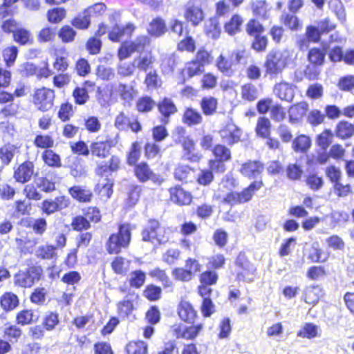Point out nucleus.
Wrapping results in <instances>:
<instances>
[{"mask_svg": "<svg viewBox=\"0 0 354 354\" xmlns=\"http://www.w3.org/2000/svg\"><path fill=\"white\" fill-rule=\"evenodd\" d=\"M133 227L129 223L119 225L118 232L112 234L106 244L109 254H118L122 248L129 246L131 239V231Z\"/></svg>", "mask_w": 354, "mask_h": 354, "instance_id": "1", "label": "nucleus"}, {"mask_svg": "<svg viewBox=\"0 0 354 354\" xmlns=\"http://www.w3.org/2000/svg\"><path fill=\"white\" fill-rule=\"evenodd\" d=\"M290 58V53L287 49L270 51L264 64L266 73L270 75L279 74L285 68Z\"/></svg>", "mask_w": 354, "mask_h": 354, "instance_id": "2", "label": "nucleus"}, {"mask_svg": "<svg viewBox=\"0 0 354 354\" xmlns=\"http://www.w3.org/2000/svg\"><path fill=\"white\" fill-rule=\"evenodd\" d=\"M142 238L144 241L161 244L168 240L165 227L155 219H150L142 232Z\"/></svg>", "mask_w": 354, "mask_h": 354, "instance_id": "3", "label": "nucleus"}, {"mask_svg": "<svg viewBox=\"0 0 354 354\" xmlns=\"http://www.w3.org/2000/svg\"><path fill=\"white\" fill-rule=\"evenodd\" d=\"M150 39L147 36L142 35L138 37L131 42H124L118 50V57L120 60L129 57L135 52L141 53L149 45Z\"/></svg>", "mask_w": 354, "mask_h": 354, "instance_id": "4", "label": "nucleus"}, {"mask_svg": "<svg viewBox=\"0 0 354 354\" xmlns=\"http://www.w3.org/2000/svg\"><path fill=\"white\" fill-rule=\"evenodd\" d=\"M54 99V91L46 87L37 89L33 95V103L41 111L50 110L53 106Z\"/></svg>", "mask_w": 354, "mask_h": 354, "instance_id": "5", "label": "nucleus"}, {"mask_svg": "<svg viewBox=\"0 0 354 354\" xmlns=\"http://www.w3.org/2000/svg\"><path fill=\"white\" fill-rule=\"evenodd\" d=\"M237 279L239 281L252 282L254 279L256 268L248 261L244 254H239L236 260Z\"/></svg>", "mask_w": 354, "mask_h": 354, "instance_id": "6", "label": "nucleus"}, {"mask_svg": "<svg viewBox=\"0 0 354 354\" xmlns=\"http://www.w3.org/2000/svg\"><path fill=\"white\" fill-rule=\"evenodd\" d=\"M184 17L192 26H198L205 17L201 3L198 0H190L185 6Z\"/></svg>", "mask_w": 354, "mask_h": 354, "instance_id": "7", "label": "nucleus"}, {"mask_svg": "<svg viewBox=\"0 0 354 354\" xmlns=\"http://www.w3.org/2000/svg\"><path fill=\"white\" fill-rule=\"evenodd\" d=\"M110 96L116 97L120 96L122 100L129 102L135 95V91L132 86L122 83H112L107 86Z\"/></svg>", "mask_w": 354, "mask_h": 354, "instance_id": "8", "label": "nucleus"}, {"mask_svg": "<svg viewBox=\"0 0 354 354\" xmlns=\"http://www.w3.org/2000/svg\"><path fill=\"white\" fill-rule=\"evenodd\" d=\"M69 205V199L66 196H58L55 199L44 200L39 206L42 212L50 215L60 211Z\"/></svg>", "mask_w": 354, "mask_h": 354, "instance_id": "9", "label": "nucleus"}, {"mask_svg": "<svg viewBox=\"0 0 354 354\" xmlns=\"http://www.w3.org/2000/svg\"><path fill=\"white\" fill-rule=\"evenodd\" d=\"M92 142L90 146V151L93 156L100 158H105L109 153L111 149L115 146V142L111 138H106L104 140H98Z\"/></svg>", "mask_w": 354, "mask_h": 354, "instance_id": "10", "label": "nucleus"}, {"mask_svg": "<svg viewBox=\"0 0 354 354\" xmlns=\"http://www.w3.org/2000/svg\"><path fill=\"white\" fill-rule=\"evenodd\" d=\"M308 109V104L304 101L290 106L288 111L289 122L292 124H300L306 115Z\"/></svg>", "mask_w": 354, "mask_h": 354, "instance_id": "11", "label": "nucleus"}, {"mask_svg": "<svg viewBox=\"0 0 354 354\" xmlns=\"http://www.w3.org/2000/svg\"><path fill=\"white\" fill-rule=\"evenodd\" d=\"M264 170L263 164L257 160H249L241 165V174L250 179L257 178Z\"/></svg>", "mask_w": 354, "mask_h": 354, "instance_id": "12", "label": "nucleus"}, {"mask_svg": "<svg viewBox=\"0 0 354 354\" xmlns=\"http://www.w3.org/2000/svg\"><path fill=\"white\" fill-rule=\"evenodd\" d=\"M178 142L181 143L183 147L185 158L190 162H198L202 156L196 151L195 143L194 140L189 137H183V139L179 138Z\"/></svg>", "mask_w": 354, "mask_h": 354, "instance_id": "13", "label": "nucleus"}, {"mask_svg": "<svg viewBox=\"0 0 354 354\" xmlns=\"http://www.w3.org/2000/svg\"><path fill=\"white\" fill-rule=\"evenodd\" d=\"M34 174V165L32 162L26 161L21 164L14 172L15 179L21 183L28 182Z\"/></svg>", "mask_w": 354, "mask_h": 354, "instance_id": "14", "label": "nucleus"}, {"mask_svg": "<svg viewBox=\"0 0 354 354\" xmlns=\"http://www.w3.org/2000/svg\"><path fill=\"white\" fill-rule=\"evenodd\" d=\"M274 93L280 100L290 102L295 96V86L286 82L278 83L274 87Z\"/></svg>", "mask_w": 354, "mask_h": 354, "instance_id": "15", "label": "nucleus"}, {"mask_svg": "<svg viewBox=\"0 0 354 354\" xmlns=\"http://www.w3.org/2000/svg\"><path fill=\"white\" fill-rule=\"evenodd\" d=\"M170 199L179 205H189L192 202V196L189 192L180 187H174L169 189Z\"/></svg>", "mask_w": 354, "mask_h": 354, "instance_id": "16", "label": "nucleus"}, {"mask_svg": "<svg viewBox=\"0 0 354 354\" xmlns=\"http://www.w3.org/2000/svg\"><path fill=\"white\" fill-rule=\"evenodd\" d=\"M158 109L163 117L161 122L165 124L169 122V117L177 112V108L174 102L167 97H165L158 102Z\"/></svg>", "mask_w": 354, "mask_h": 354, "instance_id": "17", "label": "nucleus"}, {"mask_svg": "<svg viewBox=\"0 0 354 354\" xmlns=\"http://www.w3.org/2000/svg\"><path fill=\"white\" fill-rule=\"evenodd\" d=\"M223 141L228 145L237 142L241 136L240 129L234 124H228L220 132Z\"/></svg>", "mask_w": 354, "mask_h": 354, "instance_id": "18", "label": "nucleus"}, {"mask_svg": "<svg viewBox=\"0 0 354 354\" xmlns=\"http://www.w3.org/2000/svg\"><path fill=\"white\" fill-rule=\"evenodd\" d=\"M178 313L180 318L187 322L193 323L196 317V312L190 303L186 301H181L178 308Z\"/></svg>", "mask_w": 354, "mask_h": 354, "instance_id": "19", "label": "nucleus"}, {"mask_svg": "<svg viewBox=\"0 0 354 354\" xmlns=\"http://www.w3.org/2000/svg\"><path fill=\"white\" fill-rule=\"evenodd\" d=\"M155 61L156 59L151 51L140 53L139 56L134 59L137 69L145 72L152 68Z\"/></svg>", "mask_w": 354, "mask_h": 354, "instance_id": "20", "label": "nucleus"}, {"mask_svg": "<svg viewBox=\"0 0 354 354\" xmlns=\"http://www.w3.org/2000/svg\"><path fill=\"white\" fill-rule=\"evenodd\" d=\"M120 165V160L116 156H112L108 162H102L97 165L96 172L99 175L111 171L114 172L118 170Z\"/></svg>", "mask_w": 354, "mask_h": 354, "instance_id": "21", "label": "nucleus"}, {"mask_svg": "<svg viewBox=\"0 0 354 354\" xmlns=\"http://www.w3.org/2000/svg\"><path fill=\"white\" fill-rule=\"evenodd\" d=\"M304 300L306 303L315 305L322 296V289L319 286H310L304 289Z\"/></svg>", "mask_w": 354, "mask_h": 354, "instance_id": "22", "label": "nucleus"}, {"mask_svg": "<svg viewBox=\"0 0 354 354\" xmlns=\"http://www.w3.org/2000/svg\"><path fill=\"white\" fill-rule=\"evenodd\" d=\"M69 193L73 198L82 203L89 202L93 196L90 189L81 186L71 187Z\"/></svg>", "mask_w": 354, "mask_h": 354, "instance_id": "23", "label": "nucleus"}, {"mask_svg": "<svg viewBox=\"0 0 354 354\" xmlns=\"http://www.w3.org/2000/svg\"><path fill=\"white\" fill-rule=\"evenodd\" d=\"M133 30L134 26L131 24H128L125 27L122 28L117 26L109 32V37L113 41H120L124 36H130Z\"/></svg>", "mask_w": 354, "mask_h": 354, "instance_id": "24", "label": "nucleus"}, {"mask_svg": "<svg viewBox=\"0 0 354 354\" xmlns=\"http://www.w3.org/2000/svg\"><path fill=\"white\" fill-rule=\"evenodd\" d=\"M263 186L261 180L254 181L247 188L239 193V203H243L250 201L254 193Z\"/></svg>", "mask_w": 354, "mask_h": 354, "instance_id": "25", "label": "nucleus"}, {"mask_svg": "<svg viewBox=\"0 0 354 354\" xmlns=\"http://www.w3.org/2000/svg\"><path fill=\"white\" fill-rule=\"evenodd\" d=\"M1 308L6 311L14 310L19 304L18 297L11 292H5L0 298Z\"/></svg>", "mask_w": 354, "mask_h": 354, "instance_id": "26", "label": "nucleus"}, {"mask_svg": "<svg viewBox=\"0 0 354 354\" xmlns=\"http://www.w3.org/2000/svg\"><path fill=\"white\" fill-rule=\"evenodd\" d=\"M202 329L203 325L201 324L183 328L178 327V329H176V336L178 338L182 337L186 339H192L198 335Z\"/></svg>", "mask_w": 354, "mask_h": 354, "instance_id": "27", "label": "nucleus"}, {"mask_svg": "<svg viewBox=\"0 0 354 354\" xmlns=\"http://www.w3.org/2000/svg\"><path fill=\"white\" fill-rule=\"evenodd\" d=\"M320 329L319 326L313 323H306L297 332V337L307 339H313L319 336Z\"/></svg>", "mask_w": 354, "mask_h": 354, "instance_id": "28", "label": "nucleus"}, {"mask_svg": "<svg viewBox=\"0 0 354 354\" xmlns=\"http://www.w3.org/2000/svg\"><path fill=\"white\" fill-rule=\"evenodd\" d=\"M113 185L112 181L108 178L102 179L97 183L96 191L101 199L106 201L111 197L113 193Z\"/></svg>", "mask_w": 354, "mask_h": 354, "instance_id": "29", "label": "nucleus"}, {"mask_svg": "<svg viewBox=\"0 0 354 354\" xmlns=\"http://www.w3.org/2000/svg\"><path fill=\"white\" fill-rule=\"evenodd\" d=\"M336 136L342 139L351 138L354 133L353 125L346 121H341L338 123L335 130Z\"/></svg>", "mask_w": 354, "mask_h": 354, "instance_id": "30", "label": "nucleus"}, {"mask_svg": "<svg viewBox=\"0 0 354 354\" xmlns=\"http://www.w3.org/2000/svg\"><path fill=\"white\" fill-rule=\"evenodd\" d=\"M205 32L212 39H218L220 36L221 29L219 22L216 17L210 18L205 24Z\"/></svg>", "mask_w": 354, "mask_h": 354, "instance_id": "31", "label": "nucleus"}, {"mask_svg": "<svg viewBox=\"0 0 354 354\" xmlns=\"http://www.w3.org/2000/svg\"><path fill=\"white\" fill-rule=\"evenodd\" d=\"M243 23V18L239 15H234L232 17L230 20L225 24V30L229 35H235L241 30V26Z\"/></svg>", "mask_w": 354, "mask_h": 354, "instance_id": "32", "label": "nucleus"}, {"mask_svg": "<svg viewBox=\"0 0 354 354\" xmlns=\"http://www.w3.org/2000/svg\"><path fill=\"white\" fill-rule=\"evenodd\" d=\"M183 122L189 126L198 124L202 122L201 114L192 108L187 109L183 114Z\"/></svg>", "mask_w": 354, "mask_h": 354, "instance_id": "33", "label": "nucleus"}, {"mask_svg": "<svg viewBox=\"0 0 354 354\" xmlns=\"http://www.w3.org/2000/svg\"><path fill=\"white\" fill-rule=\"evenodd\" d=\"M310 146L311 140L305 135L299 136L292 142V148L296 152L304 153L310 149Z\"/></svg>", "mask_w": 354, "mask_h": 354, "instance_id": "34", "label": "nucleus"}, {"mask_svg": "<svg viewBox=\"0 0 354 354\" xmlns=\"http://www.w3.org/2000/svg\"><path fill=\"white\" fill-rule=\"evenodd\" d=\"M166 26L165 21L160 18H156L152 20L148 27V32L155 37H160L166 32Z\"/></svg>", "mask_w": 354, "mask_h": 354, "instance_id": "35", "label": "nucleus"}, {"mask_svg": "<svg viewBox=\"0 0 354 354\" xmlns=\"http://www.w3.org/2000/svg\"><path fill=\"white\" fill-rule=\"evenodd\" d=\"M135 174L141 182H146L153 176V171L145 162H141L136 166Z\"/></svg>", "mask_w": 354, "mask_h": 354, "instance_id": "36", "label": "nucleus"}, {"mask_svg": "<svg viewBox=\"0 0 354 354\" xmlns=\"http://www.w3.org/2000/svg\"><path fill=\"white\" fill-rule=\"evenodd\" d=\"M271 122L266 117H260L257 122L256 133L262 138H267L270 134Z\"/></svg>", "mask_w": 354, "mask_h": 354, "instance_id": "37", "label": "nucleus"}, {"mask_svg": "<svg viewBox=\"0 0 354 354\" xmlns=\"http://www.w3.org/2000/svg\"><path fill=\"white\" fill-rule=\"evenodd\" d=\"M204 71V68L202 66L201 64H198L194 59L191 62H189L186 64L183 73L184 76H187L191 78L195 75H199L203 73Z\"/></svg>", "mask_w": 354, "mask_h": 354, "instance_id": "38", "label": "nucleus"}, {"mask_svg": "<svg viewBox=\"0 0 354 354\" xmlns=\"http://www.w3.org/2000/svg\"><path fill=\"white\" fill-rule=\"evenodd\" d=\"M130 263V261L122 257H117L113 261L111 266L115 273L125 274L129 269Z\"/></svg>", "mask_w": 354, "mask_h": 354, "instance_id": "39", "label": "nucleus"}, {"mask_svg": "<svg viewBox=\"0 0 354 354\" xmlns=\"http://www.w3.org/2000/svg\"><path fill=\"white\" fill-rule=\"evenodd\" d=\"M127 354H147V344L143 341L130 342L126 346Z\"/></svg>", "mask_w": 354, "mask_h": 354, "instance_id": "40", "label": "nucleus"}, {"mask_svg": "<svg viewBox=\"0 0 354 354\" xmlns=\"http://www.w3.org/2000/svg\"><path fill=\"white\" fill-rule=\"evenodd\" d=\"M17 151L12 145H6L0 149V159L4 165H8Z\"/></svg>", "mask_w": 354, "mask_h": 354, "instance_id": "41", "label": "nucleus"}, {"mask_svg": "<svg viewBox=\"0 0 354 354\" xmlns=\"http://www.w3.org/2000/svg\"><path fill=\"white\" fill-rule=\"evenodd\" d=\"M203 112L206 115H213L217 108V100L213 97H204L201 102Z\"/></svg>", "mask_w": 354, "mask_h": 354, "instance_id": "42", "label": "nucleus"}, {"mask_svg": "<svg viewBox=\"0 0 354 354\" xmlns=\"http://www.w3.org/2000/svg\"><path fill=\"white\" fill-rule=\"evenodd\" d=\"M326 53L319 48H313L308 52V59L313 66H321L324 62Z\"/></svg>", "mask_w": 354, "mask_h": 354, "instance_id": "43", "label": "nucleus"}, {"mask_svg": "<svg viewBox=\"0 0 354 354\" xmlns=\"http://www.w3.org/2000/svg\"><path fill=\"white\" fill-rule=\"evenodd\" d=\"M35 255L42 259H53L56 255L55 248L49 245H40L35 250Z\"/></svg>", "mask_w": 354, "mask_h": 354, "instance_id": "44", "label": "nucleus"}, {"mask_svg": "<svg viewBox=\"0 0 354 354\" xmlns=\"http://www.w3.org/2000/svg\"><path fill=\"white\" fill-rule=\"evenodd\" d=\"M18 55V48L15 46L6 47L2 52V55L6 65L11 67L14 65Z\"/></svg>", "mask_w": 354, "mask_h": 354, "instance_id": "45", "label": "nucleus"}, {"mask_svg": "<svg viewBox=\"0 0 354 354\" xmlns=\"http://www.w3.org/2000/svg\"><path fill=\"white\" fill-rule=\"evenodd\" d=\"M241 95L243 99L252 102L258 97L259 91L254 84H246L241 87Z\"/></svg>", "mask_w": 354, "mask_h": 354, "instance_id": "46", "label": "nucleus"}, {"mask_svg": "<svg viewBox=\"0 0 354 354\" xmlns=\"http://www.w3.org/2000/svg\"><path fill=\"white\" fill-rule=\"evenodd\" d=\"M252 10L255 15L262 19H267L268 17L269 8L265 1L257 0L254 1L252 3Z\"/></svg>", "mask_w": 354, "mask_h": 354, "instance_id": "47", "label": "nucleus"}, {"mask_svg": "<svg viewBox=\"0 0 354 354\" xmlns=\"http://www.w3.org/2000/svg\"><path fill=\"white\" fill-rule=\"evenodd\" d=\"M146 275L141 270L131 272L129 276V284L131 287L139 288L145 281Z\"/></svg>", "mask_w": 354, "mask_h": 354, "instance_id": "48", "label": "nucleus"}, {"mask_svg": "<svg viewBox=\"0 0 354 354\" xmlns=\"http://www.w3.org/2000/svg\"><path fill=\"white\" fill-rule=\"evenodd\" d=\"M136 68L134 60L132 62H121L118 66V73L124 77H129L133 75Z\"/></svg>", "mask_w": 354, "mask_h": 354, "instance_id": "49", "label": "nucleus"}, {"mask_svg": "<svg viewBox=\"0 0 354 354\" xmlns=\"http://www.w3.org/2000/svg\"><path fill=\"white\" fill-rule=\"evenodd\" d=\"M281 21L284 26L291 30H297L300 27L299 20L297 17L291 14H283L281 17Z\"/></svg>", "mask_w": 354, "mask_h": 354, "instance_id": "50", "label": "nucleus"}, {"mask_svg": "<svg viewBox=\"0 0 354 354\" xmlns=\"http://www.w3.org/2000/svg\"><path fill=\"white\" fill-rule=\"evenodd\" d=\"M333 134L330 130H325L317 136L316 143L323 150H326L332 142Z\"/></svg>", "mask_w": 354, "mask_h": 354, "instance_id": "51", "label": "nucleus"}, {"mask_svg": "<svg viewBox=\"0 0 354 354\" xmlns=\"http://www.w3.org/2000/svg\"><path fill=\"white\" fill-rule=\"evenodd\" d=\"M42 158L45 163H46L49 166H61V160L59 156L53 152L52 150H46L42 155Z\"/></svg>", "mask_w": 354, "mask_h": 354, "instance_id": "52", "label": "nucleus"}, {"mask_svg": "<svg viewBox=\"0 0 354 354\" xmlns=\"http://www.w3.org/2000/svg\"><path fill=\"white\" fill-rule=\"evenodd\" d=\"M192 172V169L188 165H179L174 170V178L176 180L186 182Z\"/></svg>", "mask_w": 354, "mask_h": 354, "instance_id": "53", "label": "nucleus"}, {"mask_svg": "<svg viewBox=\"0 0 354 354\" xmlns=\"http://www.w3.org/2000/svg\"><path fill=\"white\" fill-rule=\"evenodd\" d=\"M97 76L102 80L109 81L114 79L115 76V71L113 68L104 65H100L97 68Z\"/></svg>", "mask_w": 354, "mask_h": 354, "instance_id": "54", "label": "nucleus"}, {"mask_svg": "<svg viewBox=\"0 0 354 354\" xmlns=\"http://www.w3.org/2000/svg\"><path fill=\"white\" fill-rule=\"evenodd\" d=\"M14 283L24 288L31 287L33 285L26 271H19L15 274Z\"/></svg>", "mask_w": 354, "mask_h": 354, "instance_id": "55", "label": "nucleus"}, {"mask_svg": "<svg viewBox=\"0 0 354 354\" xmlns=\"http://www.w3.org/2000/svg\"><path fill=\"white\" fill-rule=\"evenodd\" d=\"M306 183L310 189L317 191L322 187L324 180L316 174H310L306 178Z\"/></svg>", "mask_w": 354, "mask_h": 354, "instance_id": "56", "label": "nucleus"}, {"mask_svg": "<svg viewBox=\"0 0 354 354\" xmlns=\"http://www.w3.org/2000/svg\"><path fill=\"white\" fill-rule=\"evenodd\" d=\"M34 143L39 148L49 149L53 146L54 140L48 135H38L36 136Z\"/></svg>", "mask_w": 354, "mask_h": 354, "instance_id": "57", "label": "nucleus"}, {"mask_svg": "<svg viewBox=\"0 0 354 354\" xmlns=\"http://www.w3.org/2000/svg\"><path fill=\"white\" fill-rule=\"evenodd\" d=\"M91 17L88 13H85V10L82 14L79 15L72 21L73 26L79 29H86L91 23Z\"/></svg>", "mask_w": 354, "mask_h": 354, "instance_id": "58", "label": "nucleus"}, {"mask_svg": "<svg viewBox=\"0 0 354 354\" xmlns=\"http://www.w3.org/2000/svg\"><path fill=\"white\" fill-rule=\"evenodd\" d=\"M263 26L257 20L251 19L246 25V32L248 35L256 37L263 32Z\"/></svg>", "mask_w": 354, "mask_h": 354, "instance_id": "59", "label": "nucleus"}, {"mask_svg": "<svg viewBox=\"0 0 354 354\" xmlns=\"http://www.w3.org/2000/svg\"><path fill=\"white\" fill-rule=\"evenodd\" d=\"M14 40L21 45H26L30 39V32L24 28H18L13 33Z\"/></svg>", "mask_w": 354, "mask_h": 354, "instance_id": "60", "label": "nucleus"}, {"mask_svg": "<svg viewBox=\"0 0 354 354\" xmlns=\"http://www.w3.org/2000/svg\"><path fill=\"white\" fill-rule=\"evenodd\" d=\"M213 153L215 157L221 161H227L231 158L230 149L221 145H216L214 148Z\"/></svg>", "mask_w": 354, "mask_h": 354, "instance_id": "61", "label": "nucleus"}, {"mask_svg": "<svg viewBox=\"0 0 354 354\" xmlns=\"http://www.w3.org/2000/svg\"><path fill=\"white\" fill-rule=\"evenodd\" d=\"M73 96L76 104H84L88 100L89 96L85 87H77L73 93Z\"/></svg>", "mask_w": 354, "mask_h": 354, "instance_id": "62", "label": "nucleus"}, {"mask_svg": "<svg viewBox=\"0 0 354 354\" xmlns=\"http://www.w3.org/2000/svg\"><path fill=\"white\" fill-rule=\"evenodd\" d=\"M145 83L148 88H157L161 86V80L156 71H150L146 75Z\"/></svg>", "mask_w": 354, "mask_h": 354, "instance_id": "63", "label": "nucleus"}, {"mask_svg": "<svg viewBox=\"0 0 354 354\" xmlns=\"http://www.w3.org/2000/svg\"><path fill=\"white\" fill-rule=\"evenodd\" d=\"M35 183L39 189L45 192H50L55 189V183L46 178L39 177L35 180Z\"/></svg>", "mask_w": 354, "mask_h": 354, "instance_id": "64", "label": "nucleus"}]
</instances>
